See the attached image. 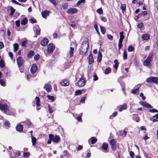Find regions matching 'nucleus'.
Returning <instances> with one entry per match:
<instances>
[{
  "label": "nucleus",
  "instance_id": "nucleus-15",
  "mask_svg": "<svg viewBox=\"0 0 158 158\" xmlns=\"http://www.w3.org/2000/svg\"><path fill=\"white\" fill-rule=\"evenodd\" d=\"M44 88L45 89L47 92H49L51 91L52 87L49 84H46L44 85Z\"/></svg>",
  "mask_w": 158,
  "mask_h": 158
},
{
  "label": "nucleus",
  "instance_id": "nucleus-54",
  "mask_svg": "<svg viewBox=\"0 0 158 158\" xmlns=\"http://www.w3.org/2000/svg\"><path fill=\"white\" fill-rule=\"evenodd\" d=\"M97 12L99 14H102L103 13V10L101 8H100L97 10Z\"/></svg>",
  "mask_w": 158,
  "mask_h": 158
},
{
  "label": "nucleus",
  "instance_id": "nucleus-57",
  "mask_svg": "<svg viewBox=\"0 0 158 158\" xmlns=\"http://www.w3.org/2000/svg\"><path fill=\"white\" fill-rule=\"evenodd\" d=\"M62 7L64 9H66L68 7V4L67 3H64L62 5Z\"/></svg>",
  "mask_w": 158,
  "mask_h": 158
},
{
  "label": "nucleus",
  "instance_id": "nucleus-50",
  "mask_svg": "<svg viewBox=\"0 0 158 158\" xmlns=\"http://www.w3.org/2000/svg\"><path fill=\"white\" fill-rule=\"evenodd\" d=\"M4 124L5 126L9 127L10 125V123L9 121H5L4 123Z\"/></svg>",
  "mask_w": 158,
  "mask_h": 158
},
{
  "label": "nucleus",
  "instance_id": "nucleus-17",
  "mask_svg": "<svg viewBox=\"0 0 158 158\" xmlns=\"http://www.w3.org/2000/svg\"><path fill=\"white\" fill-rule=\"evenodd\" d=\"M127 106L126 104L124 103L123 105H121L118 107V110L119 112H121L123 110L126 109Z\"/></svg>",
  "mask_w": 158,
  "mask_h": 158
},
{
  "label": "nucleus",
  "instance_id": "nucleus-61",
  "mask_svg": "<svg viewBox=\"0 0 158 158\" xmlns=\"http://www.w3.org/2000/svg\"><path fill=\"white\" fill-rule=\"evenodd\" d=\"M107 37L108 39L110 40H113V36L110 35V34H107Z\"/></svg>",
  "mask_w": 158,
  "mask_h": 158
},
{
  "label": "nucleus",
  "instance_id": "nucleus-4",
  "mask_svg": "<svg viewBox=\"0 0 158 158\" xmlns=\"http://www.w3.org/2000/svg\"><path fill=\"white\" fill-rule=\"evenodd\" d=\"M147 83L158 84V77H151L147 78L146 80Z\"/></svg>",
  "mask_w": 158,
  "mask_h": 158
},
{
  "label": "nucleus",
  "instance_id": "nucleus-13",
  "mask_svg": "<svg viewBox=\"0 0 158 158\" xmlns=\"http://www.w3.org/2000/svg\"><path fill=\"white\" fill-rule=\"evenodd\" d=\"M48 42L49 40L47 38H44L41 40L40 44L42 46H45L48 44Z\"/></svg>",
  "mask_w": 158,
  "mask_h": 158
},
{
  "label": "nucleus",
  "instance_id": "nucleus-49",
  "mask_svg": "<svg viewBox=\"0 0 158 158\" xmlns=\"http://www.w3.org/2000/svg\"><path fill=\"white\" fill-rule=\"evenodd\" d=\"M29 21L32 24L37 23L36 20L34 18H32L30 19H29Z\"/></svg>",
  "mask_w": 158,
  "mask_h": 158
},
{
  "label": "nucleus",
  "instance_id": "nucleus-11",
  "mask_svg": "<svg viewBox=\"0 0 158 158\" xmlns=\"http://www.w3.org/2000/svg\"><path fill=\"white\" fill-rule=\"evenodd\" d=\"M140 104L143 106L147 108H152L153 106L148 103L143 101L140 102Z\"/></svg>",
  "mask_w": 158,
  "mask_h": 158
},
{
  "label": "nucleus",
  "instance_id": "nucleus-56",
  "mask_svg": "<svg viewBox=\"0 0 158 158\" xmlns=\"http://www.w3.org/2000/svg\"><path fill=\"white\" fill-rule=\"evenodd\" d=\"M49 1L52 3L54 6L57 5L56 0H49Z\"/></svg>",
  "mask_w": 158,
  "mask_h": 158
},
{
  "label": "nucleus",
  "instance_id": "nucleus-3",
  "mask_svg": "<svg viewBox=\"0 0 158 158\" xmlns=\"http://www.w3.org/2000/svg\"><path fill=\"white\" fill-rule=\"evenodd\" d=\"M109 143L112 150L114 151H115L117 150V145H116V141L115 139H111L109 141Z\"/></svg>",
  "mask_w": 158,
  "mask_h": 158
},
{
  "label": "nucleus",
  "instance_id": "nucleus-37",
  "mask_svg": "<svg viewBox=\"0 0 158 158\" xmlns=\"http://www.w3.org/2000/svg\"><path fill=\"white\" fill-rule=\"evenodd\" d=\"M123 40H119L118 43V49L119 50L123 47V45L122 44Z\"/></svg>",
  "mask_w": 158,
  "mask_h": 158
},
{
  "label": "nucleus",
  "instance_id": "nucleus-51",
  "mask_svg": "<svg viewBox=\"0 0 158 158\" xmlns=\"http://www.w3.org/2000/svg\"><path fill=\"white\" fill-rule=\"evenodd\" d=\"M48 111L50 114L52 113L54 111L53 110L49 104L48 106Z\"/></svg>",
  "mask_w": 158,
  "mask_h": 158
},
{
  "label": "nucleus",
  "instance_id": "nucleus-32",
  "mask_svg": "<svg viewBox=\"0 0 158 158\" xmlns=\"http://www.w3.org/2000/svg\"><path fill=\"white\" fill-rule=\"evenodd\" d=\"M91 143L92 144H95L97 141V138L95 137H92L91 138Z\"/></svg>",
  "mask_w": 158,
  "mask_h": 158
},
{
  "label": "nucleus",
  "instance_id": "nucleus-14",
  "mask_svg": "<svg viewBox=\"0 0 158 158\" xmlns=\"http://www.w3.org/2000/svg\"><path fill=\"white\" fill-rule=\"evenodd\" d=\"M158 113L150 118V120L153 122H155L158 121Z\"/></svg>",
  "mask_w": 158,
  "mask_h": 158
},
{
  "label": "nucleus",
  "instance_id": "nucleus-44",
  "mask_svg": "<svg viewBox=\"0 0 158 158\" xmlns=\"http://www.w3.org/2000/svg\"><path fill=\"white\" fill-rule=\"evenodd\" d=\"M40 57V55L38 53L36 55H35L34 56V59L35 60L37 61H38Z\"/></svg>",
  "mask_w": 158,
  "mask_h": 158
},
{
  "label": "nucleus",
  "instance_id": "nucleus-31",
  "mask_svg": "<svg viewBox=\"0 0 158 158\" xmlns=\"http://www.w3.org/2000/svg\"><path fill=\"white\" fill-rule=\"evenodd\" d=\"M102 57V53L100 52H98V56L97 58V61L100 62L101 60Z\"/></svg>",
  "mask_w": 158,
  "mask_h": 158
},
{
  "label": "nucleus",
  "instance_id": "nucleus-10",
  "mask_svg": "<svg viewBox=\"0 0 158 158\" xmlns=\"http://www.w3.org/2000/svg\"><path fill=\"white\" fill-rule=\"evenodd\" d=\"M17 61L18 65L19 67L23 65V64L24 60L22 57L19 56L17 59Z\"/></svg>",
  "mask_w": 158,
  "mask_h": 158
},
{
  "label": "nucleus",
  "instance_id": "nucleus-42",
  "mask_svg": "<svg viewBox=\"0 0 158 158\" xmlns=\"http://www.w3.org/2000/svg\"><path fill=\"white\" fill-rule=\"evenodd\" d=\"M94 27L97 32L98 33V34L100 35V34L98 30V26L96 23H94Z\"/></svg>",
  "mask_w": 158,
  "mask_h": 158
},
{
  "label": "nucleus",
  "instance_id": "nucleus-52",
  "mask_svg": "<svg viewBox=\"0 0 158 158\" xmlns=\"http://www.w3.org/2000/svg\"><path fill=\"white\" fill-rule=\"evenodd\" d=\"M143 26V23L142 22H141L140 23H139L137 25V26L138 28L141 29Z\"/></svg>",
  "mask_w": 158,
  "mask_h": 158
},
{
  "label": "nucleus",
  "instance_id": "nucleus-25",
  "mask_svg": "<svg viewBox=\"0 0 158 158\" xmlns=\"http://www.w3.org/2000/svg\"><path fill=\"white\" fill-rule=\"evenodd\" d=\"M28 19L27 18H24L21 21V23L22 25H26L28 23Z\"/></svg>",
  "mask_w": 158,
  "mask_h": 158
},
{
  "label": "nucleus",
  "instance_id": "nucleus-26",
  "mask_svg": "<svg viewBox=\"0 0 158 158\" xmlns=\"http://www.w3.org/2000/svg\"><path fill=\"white\" fill-rule=\"evenodd\" d=\"M35 52L33 50L30 51L27 54V57L28 58H31L34 55Z\"/></svg>",
  "mask_w": 158,
  "mask_h": 158
},
{
  "label": "nucleus",
  "instance_id": "nucleus-29",
  "mask_svg": "<svg viewBox=\"0 0 158 158\" xmlns=\"http://www.w3.org/2000/svg\"><path fill=\"white\" fill-rule=\"evenodd\" d=\"M124 32L122 31L119 33L120 38L119 40H123L124 38Z\"/></svg>",
  "mask_w": 158,
  "mask_h": 158
},
{
  "label": "nucleus",
  "instance_id": "nucleus-60",
  "mask_svg": "<svg viewBox=\"0 0 158 158\" xmlns=\"http://www.w3.org/2000/svg\"><path fill=\"white\" fill-rule=\"evenodd\" d=\"M117 114L118 112L117 111H116L114 112L110 116V119H111V118L112 117H115L117 115Z\"/></svg>",
  "mask_w": 158,
  "mask_h": 158
},
{
  "label": "nucleus",
  "instance_id": "nucleus-5",
  "mask_svg": "<svg viewBox=\"0 0 158 158\" xmlns=\"http://www.w3.org/2000/svg\"><path fill=\"white\" fill-rule=\"evenodd\" d=\"M86 83L85 79L83 76H81V77L78 81L77 83V85L79 87H81L84 86Z\"/></svg>",
  "mask_w": 158,
  "mask_h": 158
},
{
  "label": "nucleus",
  "instance_id": "nucleus-39",
  "mask_svg": "<svg viewBox=\"0 0 158 158\" xmlns=\"http://www.w3.org/2000/svg\"><path fill=\"white\" fill-rule=\"evenodd\" d=\"M19 48V45L17 44H14V51L16 52L18 51Z\"/></svg>",
  "mask_w": 158,
  "mask_h": 158
},
{
  "label": "nucleus",
  "instance_id": "nucleus-36",
  "mask_svg": "<svg viewBox=\"0 0 158 158\" xmlns=\"http://www.w3.org/2000/svg\"><path fill=\"white\" fill-rule=\"evenodd\" d=\"M5 66V64L3 59H1L0 61V67L3 68Z\"/></svg>",
  "mask_w": 158,
  "mask_h": 158
},
{
  "label": "nucleus",
  "instance_id": "nucleus-34",
  "mask_svg": "<svg viewBox=\"0 0 158 158\" xmlns=\"http://www.w3.org/2000/svg\"><path fill=\"white\" fill-rule=\"evenodd\" d=\"M123 57L124 60H125L127 58V51L124 49L123 53Z\"/></svg>",
  "mask_w": 158,
  "mask_h": 158
},
{
  "label": "nucleus",
  "instance_id": "nucleus-21",
  "mask_svg": "<svg viewBox=\"0 0 158 158\" xmlns=\"http://www.w3.org/2000/svg\"><path fill=\"white\" fill-rule=\"evenodd\" d=\"M60 83L62 86H67L69 84V81L66 79L63 80V81L61 82Z\"/></svg>",
  "mask_w": 158,
  "mask_h": 158
},
{
  "label": "nucleus",
  "instance_id": "nucleus-30",
  "mask_svg": "<svg viewBox=\"0 0 158 158\" xmlns=\"http://www.w3.org/2000/svg\"><path fill=\"white\" fill-rule=\"evenodd\" d=\"M10 12L9 15L10 16H12L15 13V10L12 6L10 7Z\"/></svg>",
  "mask_w": 158,
  "mask_h": 158
},
{
  "label": "nucleus",
  "instance_id": "nucleus-18",
  "mask_svg": "<svg viewBox=\"0 0 158 158\" xmlns=\"http://www.w3.org/2000/svg\"><path fill=\"white\" fill-rule=\"evenodd\" d=\"M108 148V144L106 143H103L102 145V149L105 152L108 151L107 149Z\"/></svg>",
  "mask_w": 158,
  "mask_h": 158
},
{
  "label": "nucleus",
  "instance_id": "nucleus-6",
  "mask_svg": "<svg viewBox=\"0 0 158 158\" xmlns=\"http://www.w3.org/2000/svg\"><path fill=\"white\" fill-rule=\"evenodd\" d=\"M55 45L52 43H49L47 46V51L48 54L53 53L55 49Z\"/></svg>",
  "mask_w": 158,
  "mask_h": 158
},
{
  "label": "nucleus",
  "instance_id": "nucleus-41",
  "mask_svg": "<svg viewBox=\"0 0 158 158\" xmlns=\"http://www.w3.org/2000/svg\"><path fill=\"white\" fill-rule=\"evenodd\" d=\"M120 8L122 10L123 12L124 11H125L126 10V5L124 4H122Z\"/></svg>",
  "mask_w": 158,
  "mask_h": 158
},
{
  "label": "nucleus",
  "instance_id": "nucleus-27",
  "mask_svg": "<svg viewBox=\"0 0 158 158\" xmlns=\"http://www.w3.org/2000/svg\"><path fill=\"white\" fill-rule=\"evenodd\" d=\"M31 137L32 139L31 142L32 143V145L35 146L36 143V138L33 136L32 134H31Z\"/></svg>",
  "mask_w": 158,
  "mask_h": 158
},
{
  "label": "nucleus",
  "instance_id": "nucleus-55",
  "mask_svg": "<svg viewBox=\"0 0 158 158\" xmlns=\"http://www.w3.org/2000/svg\"><path fill=\"white\" fill-rule=\"evenodd\" d=\"M86 99V97L85 96H84L81 98V100L80 101V103H85V100Z\"/></svg>",
  "mask_w": 158,
  "mask_h": 158
},
{
  "label": "nucleus",
  "instance_id": "nucleus-23",
  "mask_svg": "<svg viewBox=\"0 0 158 158\" xmlns=\"http://www.w3.org/2000/svg\"><path fill=\"white\" fill-rule=\"evenodd\" d=\"M89 63L90 64H92L94 61L92 53H90L89 56Z\"/></svg>",
  "mask_w": 158,
  "mask_h": 158
},
{
  "label": "nucleus",
  "instance_id": "nucleus-59",
  "mask_svg": "<svg viewBox=\"0 0 158 158\" xmlns=\"http://www.w3.org/2000/svg\"><path fill=\"white\" fill-rule=\"evenodd\" d=\"M85 0H80L78 1L77 3V5L78 6L82 3H84Z\"/></svg>",
  "mask_w": 158,
  "mask_h": 158
},
{
  "label": "nucleus",
  "instance_id": "nucleus-12",
  "mask_svg": "<svg viewBox=\"0 0 158 158\" xmlns=\"http://www.w3.org/2000/svg\"><path fill=\"white\" fill-rule=\"evenodd\" d=\"M51 12L49 10H45L42 11L41 15L42 16L44 19H46L47 17L49 15Z\"/></svg>",
  "mask_w": 158,
  "mask_h": 158
},
{
  "label": "nucleus",
  "instance_id": "nucleus-58",
  "mask_svg": "<svg viewBox=\"0 0 158 158\" xmlns=\"http://www.w3.org/2000/svg\"><path fill=\"white\" fill-rule=\"evenodd\" d=\"M147 11H142L141 13L139 14V15H143L145 16L147 15Z\"/></svg>",
  "mask_w": 158,
  "mask_h": 158
},
{
  "label": "nucleus",
  "instance_id": "nucleus-63",
  "mask_svg": "<svg viewBox=\"0 0 158 158\" xmlns=\"http://www.w3.org/2000/svg\"><path fill=\"white\" fill-rule=\"evenodd\" d=\"M129 154L131 158H134L135 155L134 153L132 151H131L129 152Z\"/></svg>",
  "mask_w": 158,
  "mask_h": 158
},
{
  "label": "nucleus",
  "instance_id": "nucleus-64",
  "mask_svg": "<svg viewBox=\"0 0 158 158\" xmlns=\"http://www.w3.org/2000/svg\"><path fill=\"white\" fill-rule=\"evenodd\" d=\"M15 23L17 27H19L20 25V22L19 20L16 21Z\"/></svg>",
  "mask_w": 158,
  "mask_h": 158
},
{
  "label": "nucleus",
  "instance_id": "nucleus-48",
  "mask_svg": "<svg viewBox=\"0 0 158 158\" xmlns=\"http://www.w3.org/2000/svg\"><path fill=\"white\" fill-rule=\"evenodd\" d=\"M47 97L48 99H49L52 102H53L54 101V96L48 95L47 96Z\"/></svg>",
  "mask_w": 158,
  "mask_h": 158
},
{
  "label": "nucleus",
  "instance_id": "nucleus-24",
  "mask_svg": "<svg viewBox=\"0 0 158 158\" xmlns=\"http://www.w3.org/2000/svg\"><path fill=\"white\" fill-rule=\"evenodd\" d=\"M23 125L19 124L16 126V129L18 131L21 132L23 130Z\"/></svg>",
  "mask_w": 158,
  "mask_h": 158
},
{
  "label": "nucleus",
  "instance_id": "nucleus-38",
  "mask_svg": "<svg viewBox=\"0 0 158 158\" xmlns=\"http://www.w3.org/2000/svg\"><path fill=\"white\" fill-rule=\"evenodd\" d=\"M111 71V69L110 67H108L105 69L104 73L105 74H107L110 73Z\"/></svg>",
  "mask_w": 158,
  "mask_h": 158
},
{
  "label": "nucleus",
  "instance_id": "nucleus-7",
  "mask_svg": "<svg viewBox=\"0 0 158 158\" xmlns=\"http://www.w3.org/2000/svg\"><path fill=\"white\" fill-rule=\"evenodd\" d=\"M0 110L3 111L4 113H6L8 110V106L6 104H3L2 101H0Z\"/></svg>",
  "mask_w": 158,
  "mask_h": 158
},
{
  "label": "nucleus",
  "instance_id": "nucleus-20",
  "mask_svg": "<svg viewBox=\"0 0 158 158\" xmlns=\"http://www.w3.org/2000/svg\"><path fill=\"white\" fill-rule=\"evenodd\" d=\"M133 119L136 122H139L140 119L138 115L137 114H134L132 115Z\"/></svg>",
  "mask_w": 158,
  "mask_h": 158
},
{
  "label": "nucleus",
  "instance_id": "nucleus-47",
  "mask_svg": "<svg viewBox=\"0 0 158 158\" xmlns=\"http://www.w3.org/2000/svg\"><path fill=\"white\" fill-rule=\"evenodd\" d=\"M0 84L3 86H6V82L2 79H0Z\"/></svg>",
  "mask_w": 158,
  "mask_h": 158
},
{
  "label": "nucleus",
  "instance_id": "nucleus-45",
  "mask_svg": "<svg viewBox=\"0 0 158 158\" xmlns=\"http://www.w3.org/2000/svg\"><path fill=\"white\" fill-rule=\"evenodd\" d=\"M82 94L81 90H76L74 93V95L75 96H77L80 95Z\"/></svg>",
  "mask_w": 158,
  "mask_h": 158
},
{
  "label": "nucleus",
  "instance_id": "nucleus-28",
  "mask_svg": "<svg viewBox=\"0 0 158 158\" xmlns=\"http://www.w3.org/2000/svg\"><path fill=\"white\" fill-rule=\"evenodd\" d=\"M114 64L113 66V67L116 70H117L119 64L118 60L117 59H115L114 60Z\"/></svg>",
  "mask_w": 158,
  "mask_h": 158
},
{
  "label": "nucleus",
  "instance_id": "nucleus-53",
  "mask_svg": "<svg viewBox=\"0 0 158 158\" xmlns=\"http://www.w3.org/2000/svg\"><path fill=\"white\" fill-rule=\"evenodd\" d=\"M139 88L138 87L135 89L132 90L131 91V93L134 94H135L137 91L139 90Z\"/></svg>",
  "mask_w": 158,
  "mask_h": 158
},
{
  "label": "nucleus",
  "instance_id": "nucleus-33",
  "mask_svg": "<svg viewBox=\"0 0 158 158\" xmlns=\"http://www.w3.org/2000/svg\"><path fill=\"white\" fill-rule=\"evenodd\" d=\"M70 51L69 52L70 57H72L73 55V51L74 50V48L72 47H70Z\"/></svg>",
  "mask_w": 158,
  "mask_h": 158
},
{
  "label": "nucleus",
  "instance_id": "nucleus-16",
  "mask_svg": "<svg viewBox=\"0 0 158 158\" xmlns=\"http://www.w3.org/2000/svg\"><path fill=\"white\" fill-rule=\"evenodd\" d=\"M37 70V67L36 64H33L31 69V72L32 73H34Z\"/></svg>",
  "mask_w": 158,
  "mask_h": 158
},
{
  "label": "nucleus",
  "instance_id": "nucleus-46",
  "mask_svg": "<svg viewBox=\"0 0 158 158\" xmlns=\"http://www.w3.org/2000/svg\"><path fill=\"white\" fill-rule=\"evenodd\" d=\"M135 49V48L132 46H130L128 48V51L129 52L133 51Z\"/></svg>",
  "mask_w": 158,
  "mask_h": 158
},
{
  "label": "nucleus",
  "instance_id": "nucleus-22",
  "mask_svg": "<svg viewBox=\"0 0 158 158\" xmlns=\"http://www.w3.org/2000/svg\"><path fill=\"white\" fill-rule=\"evenodd\" d=\"M142 38L143 40H148L150 39V35L149 34H145L142 36Z\"/></svg>",
  "mask_w": 158,
  "mask_h": 158
},
{
  "label": "nucleus",
  "instance_id": "nucleus-35",
  "mask_svg": "<svg viewBox=\"0 0 158 158\" xmlns=\"http://www.w3.org/2000/svg\"><path fill=\"white\" fill-rule=\"evenodd\" d=\"M100 30L102 33L104 35L106 32V29L105 28V27L102 26H100Z\"/></svg>",
  "mask_w": 158,
  "mask_h": 158
},
{
  "label": "nucleus",
  "instance_id": "nucleus-2",
  "mask_svg": "<svg viewBox=\"0 0 158 158\" xmlns=\"http://www.w3.org/2000/svg\"><path fill=\"white\" fill-rule=\"evenodd\" d=\"M153 55L152 52L150 53L147 59L143 61V64L144 66H148L151 62Z\"/></svg>",
  "mask_w": 158,
  "mask_h": 158
},
{
  "label": "nucleus",
  "instance_id": "nucleus-9",
  "mask_svg": "<svg viewBox=\"0 0 158 158\" xmlns=\"http://www.w3.org/2000/svg\"><path fill=\"white\" fill-rule=\"evenodd\" d=\"M78 10L76 8H72L68 9L67 11V13L69 14H73L77 13Z\"/></svg>",
  "mask_w": 158,
  "mask_h": 158
},
{
  "label": "nucleus",
  "instance_id": "nucleus-1",
  "mask_svg": "<svg viewBox=\"0 0 158 158\" xmlns=\"http://www.w3.org/2000/svg\"><path fill=\"white\" fill-rule=\"evenodd\" d=\"M89 43L88 41L83 42L79 48V53L81 55L85 54L89 48Z\"/></svg>",
  "mask_w": 158,
  "mask_h": 158
},
{
  "label": "nucleus",
  "instance_id": "nucleus-40",
  "mask_svg": "<svg viewBox=\"0 0 158 158\" xmlns=\"http://www.w3.org/2000/svg\"><path fill=\"white\" fill-rule=\"evenodd\" d=\"M48 136L49 139L47 143L48 144H50L51 143L53 139L51 135V134H49Z\"/></svg>",
  "mask_w": 158,
  "mask_h": 158
},
{
  "label": "nucleus",
  "instance_id": "nucleus-8",
  "mask_svg": "<svg viewBox=\"0 0 158 158\" xmlns=\"http://www.w3.org/2000/svg\"><path fill=\"white\" fill-rule=\"evenodd\" d=\"M52 138V142H53L57 143L60 141L61 139L60 136L58 135H55L54 136L53 135L51 134Z\"/></svg>",
  "mask_w": 158,
  "mask_h": 158
},
{
  "label": "nucleus",
  "instance_id": "nucleus-62",
  "mask_svg": "<svg viewBox=\"0 0 158 158\" xmlns=\"http://www.w3.org/2000/svg\"><path fill=\"white\" fill-rule=\"evenodd\" d=\"M149 110L150 112L151 113L158 112V110H157L156 109H150Z\"/></svg>",
  "mask_w": 158,
  "mask_h": 158
},
{
  "label": "nucleus",
  "instance_id": "nucleus-19",
  "mask_svg": "<svg viewBox=\"0 0 158 158\" xmlns=\"http://www.w3.org/2000/svg\"><path fill=\"white\" fill-rule=\"evenodd\" d=\"M35 99L36 100V106L37 107V110H39L40 109V108H39L38 107L41 105L40 99L39 97L36 96L35 98Z\"/></svg>",
  "mask_w": 158,
  "mask_h": 158
},
{
  "label": "nucleus",
  "instance_id": "nucleus-43",
  "mask_svg": "<svg viewBox=\"0 0 158 158\" xmlns=\"http://www.w3.org/2000/svg\"><path fill=\"white\" fill-rule=\"evenodd\" d=\"M27 43V40L26 39L25 40H24L22 41L21 43V45L23 47L26 46Z\"/></svg>",
  "mask_w": 158,
  "mask_h": 158
}]
</instances>
